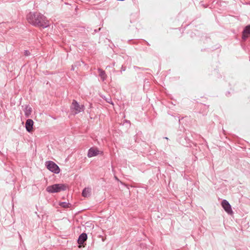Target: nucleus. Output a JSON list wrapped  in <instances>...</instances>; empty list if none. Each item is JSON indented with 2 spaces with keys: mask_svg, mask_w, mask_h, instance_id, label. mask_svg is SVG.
<instances>
[{
  "mask_svg": "<svg viewBox=\"0 0 250 250\" xmlns=\"http://www.w3.org/2000/svg\"><path fill=\"white\" fill-rule=\"evenodd\" d=\"M60 206L64 208H69V204L65 203V202H62L59 204Z\"/></svg>",
  "mask_w": 250,
  "mask_h": 250,
  "instance_id": "nucleus-13",
  "label": "nucleus"
},
{
  "mask_svg": "<svg viewBox=\"0 0 250 250\" xmlns=\"http://www.w3.org/2000/svg\"><path fill=\"white\" fill-rule=\"evenodd\" d=\"M125 68L123 66H122V71H125Z\"/></svg>",
  "mask_w": 250,
  "mask_h": 250,
  "instance_id": "nucleus-16",
  "label": "nucleus"
},
{
  "mask_svg": "<svg viewBox=\"0 0 250 250\" xmlns=\"http://www.w3.org/2000/svg\"><path fill=\"white\" fill-rule=\"evenodd\" d=\"M33 121L31 119H27L25 122V127L26 130L30 132L33 129Z\"/></svg>",
  "mask_w": 250,
  "mask_h": 250,
  "instance_id": "nucleus-9",
  "label": "nucleus"
},
{
  "mask_svg": "<svg viewBox=\"0 0 250 250\" xmlns=\"http://www.w3.org/2000/svg\"><path fill=\"white\" fill-rule=\"evenodd\" d=\"M71 69H72V70H74V68L73 67V66H72V68H71Z\"/></svg>",
  "mask_w": 250,
  "mask_h": 250,
  "instance_id": "nucleus-17",
  "label": "nucleus"
},
{
  "mask_svg": "<svg viewBox=\"0 0 250 250\" xmlns=\"http://www.w3.org/2000/svg\"><path fill=\"white\" fill-rule=\"evenodd\" d=\"M98 71L99 73V76L100 77L102 81L103 82L106 79V78H107V75L105 74V71L103 70L101 68H98Z\"/></svg>",
  "mask_w": 250,
  "mask_h": 250,
  "instance_id": "nucleus-12",
  "label": "nucleus"
},
{
  "mask_svg": "<svg viewBox=\"0 0 250 250\" xmlns=\"http://www.w3.org/2000/svg\"><path fill=\"white\" fill-rule=\"evenodd\" d=\"M250 36V25H247L244 28L243 31L242 39L246 40Z\"/></svg>",
  "mask_w": 250,
  "mask_h": 250,
  "instance_id": "nucleus-6",
  "label": "nucleus"
},
{
  "mask_svg": "<svg viewBox=\"0 0 250 250\" xmlns=\"http://www.w3.org/2000/svg\"><path fill=\"white\" fill-rule=\"evenodd\" d=\"M71 108L75 110V114H78L83 111L84 109V105L83 104H79L75 100L72 102Z\"/></svg>",
  "mask_w": 250,
  "mask_h": 250,
  "instance_id": "nucleus-4",
  "label": "nucleus"
},
{
  "mask_svg": "<svg viewBox=\"0 0 250 250\" xmlns=\"http://www.w3.org/2000/svg\"><path fill=\"white\" fill-rule=\"evenodd\" d=\"M105 101H106V102L107 103H109V104H113V103L112 102V100H111V98H106V99H105Z\"/></svg>",
  "mask_w": 250,
  "mask_h": 250,
  "instance_id": "nucleus-14",
  "label": "nucleus"
},
{
  "mask_svg": "<svg viewBox=\"0 0 250 250\" xmlns=\"http://www.w3.org/2000/svg\"><path fill=\"white\" fill-rule=\"evenodd\" d=\"M25 116L27 118L29 117L32 113V108L29 105H26L24 109Z\"/></svg>",
  "mask_w": 250,
  "mask_h": 250,
  "instance_id": "nucleus-10",
  "label": "nucleus"
},
{
  "mask_svg": "<svg viewBox=\"0 0 250 250\" xmlns=\"http://www.w3.org/2000/svg\"><path fill=\"white\" fill-rule=\"evenodd\" d=\"M26 19L29 23L35 26L45 28L49 26L46 17L39 13L30 12L27 15Z\"/></svg>",
  "mask_w": 250,
  "mask_h": 250,
  "instance_id": "nucleus-1",
  "label": "nucleus"
},
{
  "mask_svg": "<svg viewBox=\"0 0 250 250\" xmlns=\"http://www.w3.org/2000/svg\"><path fill=\"white\" fill-rule=\"evenodd\" d=\"M67 185L63 184H57L48 186L46 190L51 193L59 192L64 191L67 189Z\"/></svg>",
  "mask_w": 250,
  "mask_h": 250,
  "instance_id": "nucleus-2",
  "label": "nucleus"
},
{
  "mask_svg": "<svg viewBox=\"0 0 250 250\" xmlns=\"http://www.w3.org/2000/svg\"><path fill=\"white\" fill-rule=\"evenodd\" d=\"M222 206L225 210L229 214H232L233 212L231 209V206L226 200H224L222 202Z\"/></svg>",
  "mask_w": 250,
  "mask_h": 250,
  "instance_id": "nucleus-5",
  "label": "nucleus"
},
{
  "mask_svg": "<svg viewBox=\"0 0 250 250\" xmlns=\"http://www.w3.org/2000/svg\"><path fill=\"white\" fill-rule=\"evenodd\" d=\"M46 166L48 169L52 172L58 174L60 172V169L59 167L52 161L46 162Z\"/></svg>",
  "mask_w": 250,
  "mask_h": 250,
  "instance_id": "nucleus-3",
  "label": "nucleus"
},
{
  "mask_svg": "<svg viewBox=\"0 0 250 250\" xmlns=\"http://www.w3.org/2000/svg\"><path fill=\"white\" fill-rule=\"evenodd\" d=\"M91 192V189L89 188H85L82 192V196L84 197H88L90 196Z\"/></svg>",
  "mask_w": 250,
  "mask_h": 250,
  "instance_id": "nucleus-11",
  "label": "nucleus"
},
{
  "mask_svg": "<svg viewBox=\"0 0 250 250\" xmlns=\"http://www.w3.org/2000/svg\"><path fill=\"white\" fill-rule=\"evenodd\" d=\"M87 237L86 233H83L81 234L78 240V243L79 244V248H81V245L83 244V243L87 240Z\"/></svg>",
  "mask_w": 250,
  "mask_h": 250,
  "instance_id": "nucleus-8",
  "label": "nucleus"
},
{
  "mask_svg": "<svg viewBox=\"0 0 250 250\" xmlns=\"http://www.w3.org/2000/svg\"><path fill=\"white\" fill-rule=\"evenodd\" d=\"M100 151H99L97 148L92 147L91 148L88 153V157H92L95 156L100 154Z\"/></svg>",
  "mask_w": 250,
  "mask_h": 250,
  "instance_id": "nucleus-7",
  "label": "nucleus"
},
{
  "mask_svg": "<svg viewBox=\"0 0 250 250\" xmlns=\"http://www.w3.org/2000/svg\"><path fill=\"white\" fill-rule=\"evenodd\" d=\"M24 54L25 56H28L30 55V53L28 50H25L24 52Z\"/></svg>",
  "mask_w": 250,
  "mask_h": 250,
  "instance_id": "nucleus-15",
  "label": "nucleus"
}]
</instances>
